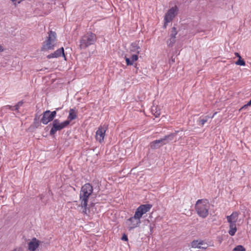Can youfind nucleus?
I'll return each mask as SVG.
<instances>
[{
	"label": "nucleus",
	"mask_w": 251,
	"mask_h": 251,
	"mask_svg": "<svg viewBox=\"0 0 251 251\" xmlns=\"http://www.w3.org/2000/svg\"><path fill=\"white\" fill-rule=\"evenodd\" d=\"M150 230H151H151H152V229H153V227H152V226H151V225H150Z\"/></svg>",
	"instance_id": "44"
},
{
	"label": "nucleus",
	"mask_w": 251,
	"mask_h": 251,
	"mask_svg": "<svg viewBox=\"0 0 251 251\" xmlns=\"http://www.w3.org/2000/svg\"><path fill=\"white\" fill-rule=\"evenodd\" d=\"M70 124V123L67 120L63 122H60L59 121V125L61 130L62 129L64 128L65 127H67L68 126H69Z\"/></svg>",
	"instance_id": "24"
},
{
	"label": "nucleus",
	"mask_w": 251,
	"mask_h": 251,
	"mask_svg": "<svg viewBox=\"0 0 251 251\" xmlns=\"http://www.w3.org/2000/svg\"><path fill=\"white\" fill-rule=\"evenodd\" d=\"M248 107V106H247V104H245L243 106H242L240 109H239V111H242L244 109H245L246 108H247Z\"/></svg>",
	"instance_id": "36"
},
{
	"label": "nucleus",
	"mask_w": 251,
	"mask_h": 251,
	"mask_svg": "<svg viewBox=\"0 0 251 251\" xmlns=\"http://www.w3.org/2000/svg\"><path fill=\"white\" fill-rule=\"evenodd\" d=\"M41 115H39L37 114H36L35 115V118L34 119V121H40V118Z\"/></svg>",
	"instance_id": "35"
},
{
	"label": "nucleus",
	"mask_w": 251,
	"mask_h": 251,
	"mask_svg": "<svg viewBox=\"0 0 251 251\" xmlns=\"http://www.w3.org/2000/svg\"><path fill=\"white\" fill-rule=\"evenodd\" d=\"M41 120L40 121H34L33 124L30 126V128L32 129H35L39 127L41 125Z\"/></svg>",
	"instance_id": "21"
},
{
	"label": "nucleus",
	"mask_w": 251,
	"mask_h": 251,
	"mask_svg": "<svg viewBox=\"0 0 251 251\" xmlns=\"http://www.w3.org/2000/svg\"><path fill=\"white\" fill-rule=\"evenodd\" d=\"M239 214L237 212H233L230 215L226 216V219L229 223H236Z\"/></svg>",
	"instance_id": "16"
},
{
	"label": "nucleus",
	"mask_w": 251,
	"mask_h": 251,
	"mask_svg": "<svg viewBox=\"0 0 251 251\" xmlns=\"http://www.w3.org/2000/svg\"><path fill=\"white\" fill-rule=\"evenodd\" d=\"M141 218L135 213L133 217L128 218L126 222L127 226V228L129 230H131L139 226L141 224Z\"/></svg>",
	"instance_id": "5"
},
{
	"label": "nucleus",
	"mask_w": 251,
	"mask_h": 251,
	"mask_svg": "<svg viewBox=\"0 0 251 251\" xmlns=\"http://www.w3.org/2000/svg\"><path fill=\"white\" fill-rule=\"evenodd\" d=\"M139 41H136L131 44V46L130 48V51L132 52H134L137 54H139L140 50V47L139 46Z\"/></svg>",
	"instance_id": "17"
},
{
	"label": "nucleus",
	"mask_w": 251,
	"mask_h": 251,
	"mask_svg": "<svg viewBox=\"0 0 251 251\" xmlns=\"http://www.w3.org/2000/svg\"><path fill=\"white\" fill-rule=\"evenodd\" d=\"M152 207V205L150 204H142L140 205L136 210L135 213L141 218L142 216L149 211Z\"/></svg>",
	"instance_id": "8"
},
{
	"label": "nucleus",
	"mask_w": 251,
	"mask_h": 251,
	"mask_svg": "<svg viewBox=\"0 0 251 251\" xmlns=\"http://www.w3.org/2000/svg\"><path fill=\"white\" fill-rule=\"evenodd\" d=\"M121 239L123 241H128V238H127V235L126 234H124L122 237V238Z\"/></svg>",
	"instance_id": "33"
},
{
	"label": "nucleus",
	"mask_w": 251,
	"mask_h": 251,
	"mask_svg": "<svg viewBox=\"0 0 251 251\" xmlns=\"http://www.w3.org/2000/svg\"><path fill=\"white\" fill-rule=\"evenodd\" d=\"M77 118L76 112L75 109H70L69 111V114L67 118V120L70 123L71 121Z\"/></svg>",
	"instance_id": "19"
},
{
	"label": "nucleus",
	"mask_w": 251,
	"mask_h": 251,
	"mask_svg": "<svg viewBox=\"0 0 251 251\" xmlns=\"http://www.w3.org/2000/svg\"><path fill=\"white\" fill-rule=\"evenodd\" d=\"M42 118L41 122L44 125H47L49 122H53L54 120L52 119V117L50 114V110H47L42 113Z\"/></svg>",
	"instance_id": "12"
},
{
	"label": "nucleus",
	"mask_w": 251,
	"mask_h": 251,
	"mask_svg": "<svg viewBox=\"0 0 251 251\" xmlns=\"http://www.w3.org/2000/svg\"><path fill=\"white\" fill-rule=\"evenodd\" d=\"M126 61L127 65H133V62L131 61L130 58L126 57Z\"/></svg>",
	"instance_id": "31"
},
{
	"label": "nucleus",
	"mask_w": 251,
	"mask_h": 251,
	"mask_svg": "<svg viewBox=\"0 0 251 251\" xmlns=\"http://www.w3.org/2000/svg\"><path fill=\"white\" fill-rule=\"evenodd\" d=\"M154 115L155 116V117H158L160 115V112H158V111H156L155 113L154 114Z\"/></svg>",
	"instance_id": "37"
},
{
	"label": "nucleus",
	"mask_w": 251,
	"mask_h": 251,
	"mask_svg": "<svg viewBox=\"0 0 251 251\" xmlns=\"http://www.w3.org/2000/svg\"><path fill=\"white\" fill-rule=\"evenodd\" d=\"M235 64L237 65L245 66L246 63L244 60L243 59L241 56H239L238 59L236 61Z\"/></svg>",
	"instance_id": "25"
},
{
	"label": "nucleus",
	"mask_w": 251,
	"mask_h": 251,
	"mask_svg": "<svg viewBox=\"0 0 251 251\" xmlns=\"http://www.w3.org/2000/svg\"><path fill=\"white\" fill-rule=\"evenodd\" d=\"M202 200H199L195 204V209L200 217L205 218L208 215L209 206L204 203Z\"/></svg>",
	"instance_id": "3"
},
{
	"label": "nucleus",
	"mask_w": 251,
	"mask_h": 251,
	"mask_svg": "<svg viewBox=\"0 0 251 251\" xmlns=\"http://www.w3.org/2000/svg\"><path fill=\"white\" fill-rule=\"evenodd\" d=\"M237 231V228L236 223H229V230L228 233L231 236L235 235V232Z\"/></svg>",
	"instance_id": "20"
},
{
	"label": "nucleus",
	"mask_w": 251,
	"mask_h": 251,
	"mask_svg": "<svg viewBox=\"0 0 251 251\" xmlns=\"http://www.w3.org/2000/svg\"><path fill=\"white\" fill-rule=\"evenodd\" d=\"M24 103V101L23 100H21V101H19L15 106H14V107H15V110L16 111H19V109L20 108V107L21 106H22V105Z\"/></svg>",
	"instance_id": "27"
},
{
	"label": "nucleus",
	"mask_w": 251,
	"mask_h": 251,
	"mask_svg": "<svg viewBox=\"0 0 251 251\" xmlns=\"http://www.w3.org/2000/svg\"><path fill=\"white\" fill-rule=\"evenodd\" d=\"M250 100H251V99Z\"/></svg>",
	"instance_id": "47"
},
{
	"label": "nucleus",
	"mask_w": 251,
	"mask_h": 251,
	"mask_svg": "<svg viewBox=\"0 0 251 251\" xmlns=\"http://www.w3.org/2000/svg\"><path fill=\"white\" fill-rule=\"evenodd\" d=\"M178 131H176L174 133H171V134L165 136L163 138H161L163 142L164 143V145H166L169 143L170 141H173L174 139V138L176 136Z\"/></svg>",
	"instance_id": "15"
},
{
	"label": "nucleus",
	"mask_w": 251,
	"mask_h": 251,
	"mask_svg": "<svg viewBox=\"0 0 251 251\" xmlns=\"http://www.w3.org/2000/svg\"><path fill=\"white\" fill-rule=\"evenodd\" d=\"M235 55H236L237 57H238V58H239V56H241L240 55V54H239V53H238V52H236V53H235Z\"/></svg>",
	"instance_id": "42"
},
{
	"label": "nucleus",
	"mask_w": 251,
	"mask_h": 251,
	"mask_svg": "<svg viewBox=\"0 0 251 251\" xmlns=\"http://www.w3.org/2000/svg\"><path fill=\"white\" fill-rule=\"evenodd\" d=\"M106 129V126L104 127L100 126L99 127L98 130L96 132V138L97 140L100 142H101L103 140Z\"/></svg>",
	"instance_id": "11"
},
{
	"label": "nucleus",
	"mask_w": 251,
	"mask_h": 251,
	"mask_svg": "<svg viewBox=\"0 0 251 251\" xmlns=\"http://www.w3.org/2000/svg\"><path fill=\"white\" fill-rule=\"evenodd\" d=\"M178 11V8L176 5L169 9L164 16V21H166V23L171 22L177 14Z\"/></svg>",
	"instance_id": "7"
},
{
	"label": "nucleus",
	"mask_w": 251,
	"mask_h": 251,
	"mask_svg": "<svg viewBox=\"0 0 251 251\" xmlns=\"http://www.w3.org/2000/svg\"><path fill=\"white\" fill-rule=\"evenodd\" d=\"M61 56H62L64 57L65 60H66V57L64 53V49L63 47H61V48L57 50L54 52L51 53L47 56V58L48 59H50L52 58H57Z\"/></svg>",
	"instance_id": "9"
},
{
	"label": "nucleus",
	"mask_w": 251,
	"mask_h": 251,
	"mask_svg": "<svg viewBox=\"0 0 251 251\" xmlns=\"http://www.w3.org/2000/svg\"><path fill=\"white\" fill-rule=\"evenodd\" d=\"M11 1H12L13 2H15L17 0H11Z\"/></svg>",
	"instance_id": "46"
},
{
	"label": "nucleus",
	"mask_w": 251,
	"mask_h": 251,
	"mask_svg": "<svg viewBox=\"0 0 251 251\" xmlns=\"http://www.w3.org/2000/svg\"><path fill=\"white\" fill-rule=\"evenodd\" d=\"M93 188L92 185L87 183L85 184L81 187L79 194L80 200H83L85 204L86 201H88V198L92 194Z\"/></svg>",
	"instance_id": "4"
},
{
	"label": "nucleus",
	"mask_w": 251,
	"mask_h": 251,
	"mask_svg": "<svg viewBox=\"0 0 251 251\" xmlns=\"http://www.w3.org/2000/svg\"><path fill=\"white\" fill-rule=\"evenodd\" d=\"M247 106H251V100H250V101L246 104Z\"/></svg>",
	"instance_id": "39"
},
{
	"label": "nucleus",
	"mask_w": 251,
	"mask_h": 251,
	"mask_svg": "<svg viewBox=\"0 0 251 251\" xmlns=\"http://www.w3.org/2000/svg\"><path fill=\"white\" fill-rule=\"evenodd\" d=\"M171 33L170 35V36H172L173 37H176V35L177 33V32L176 31V28L175 27H173L171 29Z\"/></svg>",
	"instance_id": "28"
},
{
	"label": "nucleus",
	"mask_w": 251,
	"mask_h": 251,
	"mask_svg": "<svg viewBox=\"0 0 251 251\" xmlns=\"http://www.w3.org/2000/svg\"><path fill=\"white\" fill-rule=\"evenodd\" d=\"M4 50V49L3 48V47L0 45V52H2Z\"/></svg>",
	"instance_id": "40"
},
{
	"label": "nucleus",
	"mask_w": 251,
	"mask_h": 251,
	"mask_svg": "<svg viewBox=\"0 0 251 251\" xmlns=\"http://www.w3.org/2000/svg\"><path fill=\"white\" fill-rule=\"evenodd\" d=\"M70 124V123L67 120L63 122H60L59 121V125L61 130L62 129L64 128L65 127H67L68 126H69Z\"/></svg>",
	"instance_id": "23"
},
{
	"label": "nucleus",
	"mask_w": 251,
	"mask_h": 251,
	"mask_svg": "<svg viewBox=\"0 0 251 251\" xmlns=\"http://www.w3.org/2000/svg\"><path fill=\"white\" fill-rule=\"evenodd\" d=\"M176 42V37L170 36V38L167 40V44L169 47H173Z\"/></svg>",
	"instance_id": "22"
},
{
	"label": "nucleus",
	"mask_w": 251,
	"mask_h": 251,
	"mask_svg": "<svg viewBox=\"0 0 251 251\" xmlns=\"http://www.w3.org/2000/svg\"><path fill=\"white\" fill-rule=\"evenodd\" d=\"M80 201H81V206L83 208L82 213L88 215L90 212V208L88 205V201H86L85 204L84 203V201H83V200Z\"/></svg>",
	"instance_id": "18"
},
{
	"label": "nucleus",
	"mask_w": 251,
	"mask_h": 251,
	"mask_svg": "<svg viewBox=\"0 0 251 251\" xmlns=\"http://www.w3.org/2000/svg\"><path fill=\"white\" fill-rule=\"evenodd\" d=\"M56 33L55 31L52 30L48 32V36L47 37V39L43 42L42 46L41 47V51H47L49 50H53L54 47L56 46Z\"/></svg>",
	"instance_id": "1"
},
{
	"label": "nucleus",
	"mask_w": 251,
	"mask_h": 251,
	"mask_svg": "<svg viewBox=\"0 0 251 251\" xmlns=\"http://www.w3.org/2000/svg\"><path fill=\"white\" fill-rule=\"evenodd\" d=\"M191 245L192 248H194L206 249L207 248V244L203 241L194 240L191 242Z\"/></svg>",
	"instance_id": "13"
},
{
	"label": "nucleus",
	"mask_w": 251,
	"mask_h": 251,
	"mask_svg": "<svg viewBox=\"0 0 251 251\" xmlns=\"http://www.w3.org/2000/svg\"><path fill=\"white\" fill-rule=\"evenodd\" d=\"M138 58V56L137 55V54H133L131 56V61H132V62L133 63L134 61L137 60Z\"/></svg>",
	"instance_id": "29"
},
{
	"label": "nucleus",
	"mask_w": 251,
	"mask_h": 251,
	"mask_svg": "<svg viewBox=\"0 0 251 251\" xmlns=\"http://www.w3.org/2000/svg\"><path fill=\"white\" fill-rule=\"evenodd\" d=\"M207 121V119L206 118H203L202 119H200L199 120V123H200L201 126H203V125Z\"/></svg>",
	"instance_id": "30"
},
{
	"label": "nucleus",
	"mask_w": 251,
	"mask_h": 251,
	"mask_svg": "<svg viewBox=\"0 0 251 251\" xmlns=\"http://www.w3.org/2000/svg\"><path fill=\"white\" fill-rule=\"evenodd\" d=\"M50 115L52 117V119L54 120V119L56 117V114H57L56 111V110H54V111H50Z\"/></svg>",
	"instance_id": "32"
},
{
	"label": "nucleus",
	"mask_w": 251,
	"mask_h": 251,
	"mask_svg": "<svg viewBox=\"0 0 251 251\" xmlns=\"http://www.w3.org/2000/svg\"><path fill=\"white\" fill-rule=\"evenodd\" d=\"M5 107H6V109H8L11 110L12 111L15 110L14 106H12L8 105H6Z\"/></svg>",
	"instance_id": "34"
},
{
	"label": "nucleus",
	"mask_w": 251,
	"mask_h": 251,
	"mask_svg": "<svg viewBox=\"0 0 251 251\" xmlns=\"http://www.w3.org/2000/svg\"><path fill=\"white\" fill-rule=\"evenodd\" d=\"M95 205V203L94 202H91L89 205L90 208L94 207Z\"/></svg>",
	"instance_id": "38"
},
{
	"label": "nucleus",
	"mask_w": 251,
	"mask_h": 251,
	"mask_svg": "<svg viewBox=\"0 0 251 251\" xmlns=\"http://www.w3.org/2000/svg\"><path fill=\"white\" fill-rule=\"evenodd\" d=\"M50 126H51V128L50 131V134L51 136L55 134L57 131L61 130L59 119H54L53 122L50 124Z\"/></svg>",
	"instance_id": "10"
},
{
	"label": "nucleus",
	"mask_w": 251,
	"mask_h": 251,
	"mask_svg": "<svg viewBox=\"0 0 251 251\" xmlns=\"http://www.w3.org/2000/svg\"><path fill=\"white\" fill-rule=\"evenodd\" d=\"M164 145V143L163 142L162 139L154 140L150 143V148L152 150L157 149L161 147Z\"/></svg>",
	"instance_id": "14"
},
{
	"label": "nucleus",
	"mask_w": 251,
	"mask_h": 251,
	"mask_svg": "<svg viewBox=\"0 0 251 251\" xmlns=\"http://www.w3.org/2000/svg\"><path fill=\"white\" fill-rule=\"evenodd\" d=\"M167 24H168V23H166V21H164V25H163L164 28H166Z\"/></svg>",
	"instance_id": "41"
},
{
	"label": "nucleus",
	"mask_w": 251,
	"mask_h": 251,
	"mask_svg": "<svg viewBox=\"0 0 251 251\" xmlns=\"http://www.w3.org/2000/svg\"><path fill=\"white\" fill-rule=\"evenodd\" d=\"M61 109H62V107H58V108H55V110L57 111H58V110H60Z\"/></svg>",
	"instance_id": "43"
},
{
	"label": "nucleus",
	"mask_w": 251,
	"mask_h": 251,
	"mask_svg": "<svg viewBox=\"0 0 251 251\" xmlns=\"http://www.w3.org/2000/svg\"><path fill=\"white\" fill-rule=\"evenodd\" d=\"M97 39V36L92 32H88L82 36L80 40L79 49L84 50L89 46L94 45Z\"/></svg>",
	"instance_id": "2"
},
{
	"label": "nucleus",
	"mask_w": 251,
	"mask_h": 251,
	"mask_svg": "<svg viewBox=\"0 0 251 251\" xmlns=\"http://www.w3.org/2000/svg\"><path fill=\"white\" fill-rule=\"evenodd\" d=\"M43 242L34 237L31 241L28 243V248L30 251H39V249L42 248Z\"/></svg>",
	"instance_id": "6"
},
{
	"label": "nucleus",
	"mask_w": 251,
	"mask_h": 251,
	"mask_svg": "<svg viewBox=\"0 0 251 251\" xmlns=\"http://www.w3.org/2000/svg\"><path fill=\"white\" fill-rule=\"evenodd\" d=\"M232 251H246V250L242 245H238Z\"/></svg>",
	"instance_id": "26"
},
{
	"label": "nucleus",
	"mask_w": 251,
	"mask_h": 251,
	"mask_svg": "<svg viewBox=\"0 0 251 251\" xmlns=\"http://www.w3.org/2000/svg\"><path fill=\"white\" fill-rule=\"evenodd\" d=\"M46 244H48V243H46ZM45 245H46V243H44L43 244V246H42V247H43V246H44Z\"/></svg>",
	"instance_id": "45"
}]
</instances>
